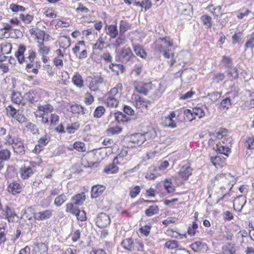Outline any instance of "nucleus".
<instances>
[{
	"label": "nucleus",
	"mask_w": 254,
	"mask_h": 254,
	"mask_svg": "<svg viewBox=\"0 0 254 254\" xmlns=\"http://www.w3.org/2000/svg\"><path fill=\"white\" fill-rule=\"evenodd\" d=\"M173 46V42L170 41L169 38H159L153 44V48L155 53H163L164 57L168 59L171 57V60L168 61L170 66H173L176 63L174 59V53H171V56L169 54V48Z\"/></svg>",
	"instance_id": "f257e3e1"
},
{
	"label": "nucleus",
	"mask_w": 254,
	"mask_h": 254,
	"mask_svg": "<svg viewBox=\"0 0 254 254\" xmlns=\"http://www.w3.org/2000/svg\"><path fill=\"white\" fill-rule=\"evenodd\" d=\"M129 143H130L131 147L140 146L145 142V138L142 133H137L131 134L128 137Z\"/></svg>",
	"instance_id": "f03ea898"
},
{
	"label": "nucleus",
	"mask_w": 254,
	"mask_h": 254,
	"mask_svg": "<svg viewBox=\"0 0 254 254\" xmlns=\"http://www.w3.org/2000/svg\"><path fill=\"white\" fill-rule=\"evenodd\" d=\"M110 217L107 214L102 212L98 214L96 221L98 227L101 228L106 227L110 225Z\"/></svg>",
	"instance_id": "7ed1b4c3"
},
{
	"label": "nucleus",
	"mask_w": 254,
	"mask_h": 254,
	"mask_svg": "<svg viewBox=\"0 0 254 254\" xmlns=\"http://www.w3.org/2000/svg\"><path fill=\"white\" fill-rule=\"evenodd\" d=\"M176 6L178 12L180 14L188 15L191 13L192 7L190 4L187 1L178 2L177 3Z\"/></svg>",
	"instance_id": "20e7f679"
},
{
	"label": "nucleus",
	"mask_w": 254,
	"mask_h": 254,
	"mask_svg": "<svg viewBox=\"0 0 254 254\" xmlns=\"http://www.w3.org/2000/svg\"><path fill=\"white\" fill-rule=\"evenodd\" d=\"M52 215V210L47 209L43 211L34 213L33 217L35 220L43 221L50 218Z\"/></svg>",
	"instance_id": "39448f33"
},
{
	"label": "nucleus",
	"mask_w": 254,
	"mask_h": 254,
	"mask_svg": "<svg viewBox=\"0 0 254 254\" xmlns=\"http://www.w3.org/2000/svg\"><path fill=\"white\" fill-rule=\"evenodd\" d=\"M184 115L186 116L191 115L192 117L197 116L199 118H201L204 116V110L200 107H195L191 111L190 109H186L184 111Z\"/></svg>",
	"instance_id": "423d86ee"
},
{
	"label": "nucleus",
	"mask_w": 254,
	"mask_h": 254,
	"mask_svg": "<svg viewBox=\"0 0 254 254\" xmlns=\"http://www.w3.org/2000/svg\"><path fill=\"white\" fill-rule=\"evenodd\" d=\"M25 51V46L22 45H20L18 47V50L15 53V56L17 58L19 64L28 63V61L26 60V58H25L24 56V53Z\"/></svg>",
	"instance_id": "0eeeda50"
},
{
	"label": "nucleus",
	"mask_w": 254,
	"mask_h": 254,
	"mask_svg": "<svg viewBox=\"0 0 254 254\" xmlns=\"http://www.w3.org/2000/svg\"><path fill=\"white\" fill-rule=\"evenodd\" d=\"M192 169L189 165L181 167L179 172V176L184 180L188 179L189 177L192 174Z\"/></svg>",
	"instance_id": "6e6552de"
},
{
	"label": "nucleus",
	"mask_w": 254,
	"mask_h": 254,
	"mask_svg": "<svg viewBox=\"0 0 254 254\" xmlns=\"http://www.w3.org/2000/svg\"><path fill=\"white\" fill-rule=\"evenodd\" d=\"M135 90L139 93L147 95L148 90L147 87L150 85L149 83H143L142 82H135L134 83Z\"/></svg>",
	"instance_id": "1a4fd4ad"
},
{
	"label": "nucleus",
	"mask_w": 254,
	"mask_h": 254,
	"mask_svg": "<svg viewBox=\"0 0 254 254\" xmlns=\"http://www.w3.org/2000/svg\"><path fill=\"white\" fill-rule=\"evenodd\" d=\"M121 57L124 61L128 62L132 61L133 59L135 58L129 48H123L121 53Z\"/></svg>",
	"instance_id": "9d476101"
},
{
	"label": "nucleus",
	"mask_w": 254,
	"mask_h": 254,
	"mask_svg": "<svg viewBox=\"0 0 254 254\" xmlns=\"http://www.w3.org/2000/svg\"><path fill=\"white\" fill-rule=\"evenodd\" d=\"M190 247L194 252L197 253L206 251L208 248L205 243L199 241H196L192 243L190 245Z\"/></svg>",
	"instance_id": "9b49d317"
},
{
	"label": "nucleus",
	"mask_w": 254,
	"mask_h": 254,
	"mask_svg": "<svg viewBox=\"0 0 254 254\" xmlns=\"http://www.w3.org/2000/svg\"><path fill=\"white\" fill-rule=\"evenodd\" d=\"M22 187L20 184L16 182H12L8 186L7 190L13 195L18 194L21 191Z\"/></svg>",
	"instance_id": "f8f14e48"
},
{
	"label": "nucleus",
	"mask_w": 254,
	"mask_h": 254,
	"mask_svg": "<svg viewBox=\"0 0 254 254\" xmlns=\"http://www.w3.org/2000/svg\"><path fill=\"white\" fill-rule=\"evenodd\" d=\"M121 245L125 250L127 251H133L135 250L134 242L130 238L124 240Z\"/></svg>",
	"instance_id": "ddd939ff"
},
{
	"label": "nucleus",
	"mask_w": 254,
	"mask_h": 254,
	"mask_svg": "<svg viewBox=\"0 0 254 254\" xmlns=\"http://www.w3.org/2000/svg\"><path fill=\"white\" fill-rule=\"evenodd\" d=\"M105 190V187L102 185H96L92 187L91 190V197L92 198H97L102 194Z\"/></svg>",
	"instance_id": "4468645a"
},
{
	"label": "nucleus",
	"mask_w": 254,
	"mask_h": 254,
	"mask_svg": "<svg viewBox=\"0 0 254 254\" xmlns=\"http://www.w3.org/2000/svg\"><path fill=\"white\" fill-rule=\"evenodd\" d=\"M86 196L84 192L77 194L71 198V200L75 205H81L85 200Z\"/></svg>",
	"instance_id": "2eb2a0df"
},
{
	"label": "nucleus",
	"mask_w": 254,
	"mask_h": 254,
	"mask_svg": "<svg viewBox=\"0 0 254 254\" xmlns=\"http://www.w3.org/2000/svg\"><path fill=\"white\" fill-rule=\"evenodd\" d=\"M70 111L73 114H82L83 115L88 113V111L81 105L75 104L70 106Z\"/></svg>",
	"instance_id": "dca6fc26"
},
{
	"label": "nucleus",
	"mask_w": 254,
	"mask_h": 254,
	"mask_svg": "<svg viewBox=\"0 0 254 254\" xmlns=\"http://www.w3.org/2000/svg\"><path fill=\"white\" fill-rule=\"evenodd\" d=\"M222 249L223 254H234L236 252L235 246L232 243L223 246Z\"/></svg>",
	"instance_id": "f3484780"
},
{
	"label": "nucleus",
	"mask_w": 254,
	"mask_h": 254,
	"mask_svg": "<svg viewBox=\"0 0 254 254\" xmlns=\"http://www.w3.org/2000/svg\"><path fill=\"white\" fill-rule=\"evenodd\" d=\"M225 160L226 158L221 156H216L214 157H212L211 158L212 163L217 168L222 167Z\"/></svg>",
	"instance_id": "a211bd4d"
},
{
	"label": "nucleus",
	"mask_w": 254,
	"mask_h": 254,
	"mask_svg": "<svg viewBox=\"0 0 254 254\" xmlns=\"http://www.w3.org/2000/svg\"><path fill=\"white\" fill-rule=\"evenodd\" d=\"M135 101L136 107L138 108L145 107V108L147 109V104L150 103L149 101L143 99L138 95L135 96Z\"/></svg>",
	"instance_id": "6ab92c4d"
},
{
	"label": "nucleus",
	"mask_w": 254,
	"mask_h": 254,
	"mask_svg": "<svg viewBox=\"0 0 254 254\" xmlns=\"http://www.w3.org/2000/svg\"><path fill=\"white\" fill-rule=\"evenodd\" d=\"M133 51L137 56L141 58L145 59L147 56V54L142 46L133 45Z\"/></svg>",
	"instance_id": "aec40b11"
},
{
	"label": "nucleus",
	"mask_w": 254,
	"mask_h": 254,
	"mask_svg": "<svg viewBox=\"0 0 254 254\" xmlns=\"http://www.w3.org/2000/svg\"><path fill=\"white\" fill-rule=\"evenodd\" d=\"M73 202L67 203L66 204L65 211L67 213L75 215L79 209L78 207Z\"/></svg>",
	"instance_id": "412c9836"
},
{
	"label": "nucleus",
	"mask_w": 254,
	"mask_h": 254,
	"mask_svg": "<svg viewBox=\"0 0 254 254\" xmlns=\"http://www.w3.org/2000/svg\"><path fill=\"white\" fill-rule=\"evenodd\" d=\"M115 119L119 123L127 122L130 120V118L122 112L115 113Z\"/></svg>",
	"instance_id": "4be33fe9"
},
{
	"label": "nucleus",
	"mask_w": 254,
	"mask_h": 254,
	"mask_svg": "<svg viewBox=\"0 0 254 254\" xmlns=\"http://www.w3.org/2000/svg\"><path fill=\"white\" fill-rule=\"evenodd\" d=\"M33 172L32 169L30 167L28 168L24 167L23 168L21 169L20 170V174L21 177L23 179H27L33 174Z\"/></svg>",
	"instance_id": "5701e85b"
},
{
	"label": "nucleus",
	"mask_w": 254,
	"mask_h": 254,
	"mask_svg": "<svg viewBox=\"0 0 254 254\" xmlns=\"http://www.w3.org/2000/svg\"><path fill=\"white\" fill-rule=\"evenodd\" d=\"M159 209L157 205H151L147 209L145 213L147 216L150 217L153 215L157 214L159 213Z\"/></svg>",
	"instance_id": "b1692460"
},
{
	"label": "nucleus",
	"mask_w": 254,
	"mask_h": 254,
	"mask_svg": "<svg viewBox=\"0 0 254 254\" xmlns=\"http://www.w3.org/2000/svg\"><path fill=\"white\" fill-rule=\"evenodd\" d=\"M134 244L135 250H137V251L141 252H146L150 251V250L147 248V247H144L142 242L138 240H135Z\"/></svg>",
	"instance_id": "393cba45"
},
{
	"label": "nucleus",
	"mask_w": 254,
	"mask_h": 254,
	"mask_svg": "<svg viewBox=\"0 0 254 254\" xmlns=\"http://www.w3.org/2000/svg\"><path fill=\"white\" fill-rule=\"evenodd\" d=\"M67 200V196L64 193L57 196L54 200V204L57 206H61Z\"/></svg>",
	"instance_id": "a878e982"
},
{
	"label": "nucleus",
	"mask_w": 254,
	"mask_h": 254,
	"mask_svg": "<svg viewBox=\"0 0 254 254\" xmlns=\"http://www.w3.org/2000/svg\"><path fill=\"white\" fill-rule=\"evenodd\" d=\"M216 150L220 154L224 155L226 157H229V154L231 152L230 149L224 146L217 145Z\"/></svg>",
	"instance_id": "bb28decb"
},
{
	"label": "nucleus",
	"mask_w": 254,
	"mask_h": 254,
	"mask_svg": "<svg viewBox=\"0 0 254 254\" xmlns=\"http://www.w3.org/2000/svg\"><path fill=\"white\" fill-rule=\"evenodd\" d=\"M107 34L109 35L111 38H115L118 34L117 26L116 25H111L109 26Z\"/></svg>",
	"instance_id": "cd10ccee"
},
{
	"label": "nucleus",
	"mask_w": 254,
	"mask_h": 254,
	"mask_svg": "<svg viewBox=\"0 0 254 254\" xmlns=\"http://www.w3.org/2000/svg\"><path fill=\"white\" fill-rule=\"evenodd\" d=\"M38 47L39 48V51L40 53L42 55H47L50 51V47L45 46L44 44V42H43V41H38Z\"/></svg>",
	"instance_id": "c85d7f7f"
},
{
	"label": "nucleus",
	"mask_w": 254,
	"mask_h": 254,
	"mask_svg": "<svg viewBox=\"0 0 254 254\" xmlns=\"http://www.w3.org/2000/svg\"><path fill=\"white\" fill-rule=\"evenodd\" d=\"M200 19L202 20L203 24L207 26V28H210L212 27V21L211 16L207 14H204L201 16Z\"/></svg>",
	"instance_id": "c756f323"
},
{
	"label": "nucleus",
	"mask_w": 254,
	"mask_h": 254,
	"mask_svg": "<svg viewBox=\"0 0 254 254\" xmlns=\"http://www.w3.org/2000/svg\"><path fill=\"white\" fill-rule=\"evenodd\" d=\"M11 156L10 151L7 149H3L0 150V159L3 161L8 160Z\"/></svg>",
	"instance_id": "7c9ffc66"
},
{
	"label": "nucleus",
	"mask_w": 254,
	"mask_h": 254,
	"mask_svg": "<svg viewBox=\"0 0 254 254\" xmlns=\"http://www.w3.org/2000/svg\"><path fill=\"white\" fill-rule=\"evenodd\" d=\"M163 125L165 127H170L174 128L177 127L176 123L175 121L171 119L166 117L163 122Z\"/></svg>",
	"instance_id": "2f4dec72"
},
{
	"label": "nucleus",
	"mask_w": 254,
	"mask_h": 254,
	"mask_svg": "<svg viewBox=\"0 0 254 254\" xmlns=\"http://www.w3.org/2000/svg\"><path fill=\"white\" fill-rule=\"evenodd\" d=\"M227 75L230 76L231 80L236 79L239 77V72L236 67H232V69L229 68L228 70Z\"/></svg>",
	"instance_id": "473e14b6"
},
{
	"label": "nucleus",
	"mask_w": 254,
	"mask_h": 254,
	"mask_svg": "<svg viewBox=\"0 0 254 254\" xmlns=\"http://www.w3.org/2000/svg\"><path fill=\"white\" fill-rule=\"evenodd\" d=\"M119 168L114 164H110L104 169V172L107 174L116 173L118 171Z\"/></svg>",
	"instance_id": "72a5a7b5"
},
{
	"label": "nucleus",
	"mask_w": 254,
	"mask_h": 254,
	"mask_svg": "<svg viewBox=\"0 0 254 254\" xmlns=\"http://www.w3.org/2000/svg\"><path fill=\"white\" fill-rule=\"evenodd\" d=\"M24 97L27 100L29 101L31 103H33L38 101L36 97V94L33 91H30L26 93Z\"/></svg>",
	"instance_id": "f704fd0d"
},
{
	"label": "nucleus",
	"mask_w": 254,
	"mask_h": 254,
	"mask_svg": "<svg viewBox=\"0 0 254 254\" xmlns=\"http://www.w3.org/2000/svg\"><path fill=\"white\" fill-rule=\"evenodd\" d=\"M74 149L79 152H84L86 150V146L84 143L81 141H76L73 144Z\"/></svg>",
	"instance_id": "c9c22d12"
},
{
	"label": "nucleus",
	"mask_w": 254,
	"mask_h": 254,
	"mask_svg": "<svg viewBox=\"0 0 254 254\" xmlns=\"http://www.w3.org/2000/svg\"><path fill=\"white\" fill-rule=\"evenodd\" d=\"M72 81L77 87H82L83 81L81 76L79 74L74 75L72 77Z\"/></svg>",
	"instance_id": "e433bc0d"
},
{
	"label": "nucleus",
	"mask_w": 254,
	"mask_h": 254,
	"mask_svg": "<svg viewBox=\"0 0 254 254\" xmlns=\"http://www.w3.org/2000/svg\"><path fill=\"white\" fill-rule=\"evenodd\" d=\"M106 103L108 107H116L119 102L114 97L109 96L106 100Z\"/></svg>",
	"instance_id": "4c0bfd02"
},
{
	"label": "nucleus",
	"mask_w": 254,
	"mask_h": 254,
	"mask_svg": "<svg viewBox=\"0 0 254 254\" xmlns=\"http://www.w3.org/2000/svg\"><path fill=\"white\" fill-rule=\"evenodd\" d=\"M14 152L19 155H23L25 154L24 147L23 143L17 144L16 143L15 145L13 146Z\"/></svg>",
	"instance_id": "58836bf2"
},
{
	"label": "nucleus",
	"mask_w": 254,
	"mask_h": 254,
	"mask_svg": "<svg viewBox=\"0 0 254 254\" xmlns=\"http://www.w3.org/2000/svg\"><path fill=\"white\" fill-rule=\"evenodd\" d=\"M145 138V141L148 140H150L154 138L156 136V132L155 130L152 129L144 133H142Z\"/></svg>",
	"instance_id": "ea45409f"
},
{
	"label": "nucleus",
	"mask_w": 254,
	"mask_h": 254,
	"mask_svg": "<svg viewBox=\"0 0 254 254\" xmlns=\"http://www.w3.org/2000/svg\"><path fill=\"white\" fill-rule=\"evenodd\" d=\"M130 25L126 20H122L120 24V33L124 34L128 29H130Z\"/></svg>",
	"instance_id": "a19ab883"
},
{
	"label": "nucleus",
	"mask_w": 254,
	"mask_h": 254,
	"mask_svg": "<svg viewBox=\"0 0 254 254\" xmlns=\"http://www.w3.org/2000/svg\"><path fill=\"white\" fill-rule=\"evenodd\" d=\"M165 246L168 249L173 250L179 248V245L178 241L173 240L167 241Z\"/></svg>",
	"instance_id": "79ce46f5"
},
{
	"label": "nucleus",
	"mask_w": 254,
	"mask_h": 254,
	"mask_svg": "<svg viewBox=\"0 0 254 254\" xmlns=\"http://www.w3.org/2000/svg\"><path fill=\"white\" fill-rule=\"evenodd\" d=\"M222 62L226 68L232 69V67H233V62L230 58L223 56L222 59Z\"/></svg>",
	"instance_id": "37998d69"
},
{
	"label": "nucleus",
	"mask_w": 254,
	"mask_h": 254,
	"mask_svg": "<svg viewBox=\"0 0 254 254\" xmlns=\"http://www.w3.org/2000/svg\"><path fill=\"white\" fill-rule=\"evenodd\" d=\"M38 109L39 111H42L45 113L52 112L54 108L52 105L49 104H45L38 106Z\"/></svg>",
	"instance_id": "c03bdc74"
},
{
	"label": "nucleus",
	"mask_w": 254,
	"mask_h": 254,
	"mask_svg": "<svg viewBox=\"0 0 254 254\" xmlns=\"http://www.w3.org/2000/svg\"><path fill=\"white\" fill-rule=\"evenodd\" d=\"M104 45L105 42L100 38L97 40V42L93 45V49L94 50H98L102 51L104 47Z\"/></svg>",
	"instance_id": "a18cd8bd"
},
{
	"label": "nucleus",
	"mask_w": 254,
	"mask_h": 254,
	"mask_svg": "<svg viewBox=\"0 0 254 254\" xmlns=\"http://www.w3.org/2000/svg\"><path fill=\"white\" fill-rule=\"evenodd\" d=\"M80 126V124L78 122L72 123L71 126H67L66 131L68 133H73L75 130H77Z\"/></svg>",
	"instance_id": "49530a36"
},
{
	"label": "nucleus",
	"mask_w": 254,
	"mask_h": 254,
	"mask_svg": "<svg viewBox=\"0 0 254 254\" xmlns=\"http://www.w3.org/2000/svg\"><path fill=\"white\" fill-rule=\"evenodd\" d=\"M105 109L103 106H98L94 112V117L96 118H100L105 113Z\"/></svg>",
	"instance_id": "de8ad7c7"
},
{
	"label": "nucleus",
	"mask_w": 254,
	"mask_h": 254,
	"mask_svg": "<svg viewBox=\"0 0 254 254\" xmlns=\"http://www.w3.org/2000/svg\"><path fill=\"white\" fill-rule=\"evenodd\" d=\"M9 8L13 12H17L18 11H24L25 10V7L15 3L10 4L9 6Z\"/></svg>",
	"instance_id": "09e8293b"
},
{
	"label": "nucleus",
	"mask_w": 254,
	"mask_h": 254,
	"mask_svg": "<svg viewBox=\"0 0 254 254\" xmlns=\"http://www.w3.org/2000/svg\"><path fill=\"white\" fill-rule=\"evenodd\" d=\"M122 131V128L119 127H111L108 128L106 132L112 135L119 134Z\"/></svg>",
	"instance_id": "8fccbe9b"
},
{
	"label": "nucleus",
	"mask_w": 254,
	"mask_h": 254,
	"mask_svg": "<svg viewBox=\"0 0 254 254\" xmlns=\"http://www.w3.org/2000/svg\"><path fill=\"white\" fill-rule=\"evenodd\" d=\"M22 96L20 92H13L11 96V100L13 102L19 104L21 101Z\"/></svg>",
	"instance_id": "3c124183"
},
{
	"label": "nucleus",
	"mask_w": 254,
	"mask_h": 254,
	"mask_svg": "<svg viewBox=\"0 0 254 254\" xmlns=\"http://www.w3.org/2000/svg\"><path fill=\"white\" fill-rule=\"evenodd\" d=\"M231 100L230 97H227L221 101L220 106L223 108V109L228 110L231 106Z\"/></svg>",
	"instance_id": "603ef678"
},
{
	"label": "nucleus",
	"mask_w": 254,
	"mask_h": 254,
	"mask_svg": "<svg viewBox=\"0 0 254 254\" xmlns=\"http://www.w3.org/2000/svg\"><path fill=\"white\" fill-rule=\"evenodd\" d=\"M225 78V75L223 73H217L213 76V82L218 83L223 81Z\"/></svg>",
	"instance_id": "864d4df0"
},
{
	"label": "nucleus",
	"mask_w": 254,
	"mask_h": 254,
	"mask_svg": "<svg viewBox=\"0 0 254 254\" xmlns=\"http://www.w3.org/2000/svg\"><path fill=\"white\" fill-rule=\"evenodd\" d=\"M50 141V137L45 135L43 137H41L38 141V143L41 146L44 147L45 145H46L48 142Z\"/></svg>",
	"instance_id": "5fc2aeb1"
},
{
	"label": "nucleus",
	"mask_w": 254,
	"mask_h": 254,
	"mask_svg": "<svg viewBox=\"0 0 254 254\" xmlns=\"http://www.w3.org/2000/svg\"><path fill=\"white\" fill-rule=\"evenodd\" d=\"M209 99L213 102H216L221 97V94L218 92H213L208 94Z\"/></svg>",
	"instance_id": "6e6d98bb"
},
{
	"label": "nucleus",
	"mask_w": 254,
	"mask_h": 254,
	"mask_svg": "<svg viewBox=\"0 0 254 254\" xmlns=\"http://www.w3.org/2000/svg\"><path fill=\"white\" fill-rule=\"evenodd\" d=\"M245 146L248 149H252L254 148V137H249L245 142Z\"/></svg>",
	"instance_id": "4d7b16f0"
},
{
	"label": "nucleus",
	"mask_w": 254,
	"mask_h": 254,
	"mask_svg": "<svg viewBox=\"0 0 254 254\" xmlns=\"http://www.w3.org/2000/svg\"><path fill=\"white\" fill-rule=\"evenodd\" d=\"M75 215L76 216L77 219L78 220H80L81 221L86 220L87 218L86 213L84 210L80 211L79 210L77 211V213L75 214Z\"/></svg>",
	"instance_id": "13d9d810"
},
{
	"label": "nucleus",
	"mask_w": 254,
	"mask_h": 254,
	"mask_svg": "<svg viewBox=\"0 0 254 254\" xmlns=\"http://www.w3.org/2000/svg\"><path fill=\"white\" fill-rule=\"evenodd\" d=\"M198 228V225L195 222H193L191 226L189 227L188 233L190 236H194L195 234V230Z\"/></svg>",
	"instance_id": "bf43d9fd"
},
{
	"label": "nucleus",
	"mask_w": 254,
	"mask_h": 254,
	"mask_svg": "<svg viewBox=\"0 0 254 254\" xmlns=\"http://www.w3.org/2000/svg\"><path fill=\"white\" fill-rule=\"evenodd\" d=\"M140 192V189L139 186H135L129 192V195L131 198L135 197Z\"/></svg>",
	"instance_id": "052dcab7"
},
{
	"label": "nucleus",
	"mask_w": 254,
	"mask_h": 254,
	"mask_svg": "<svg viewBox=\"0 0 254 254\" xmlns=\"http://www.w3.org/2000/svg\"><path fill=\"white\" fill-rule=\"evenodd\" d=\"M45 36L46 33L44 30L39 29L38 32H37L36 38L38 40V41H41H41H43V42H44L46 40Z\"/></svg>",
	"instance_id": "680f3d73"
},
{
	"label": "nucleus",
	"mask_w": 254,
	"mask_h": 254,
	"mask_svg": "<svg viewBox=\"0 0 254 254\" xmlns=\"http://www.w3.org/2000/svg\"><path fill=\"white\" fill-rule=\"evenodd\" d=\"M6 110L8 114L12 118H14L17 115V110L12 106H8L6 108Z\"/></svg>",
	"instance_id": "e2e57ef3"
},
{
	"label": "nucleus",
	"mask_w": 254,
	"mask_h": 254,
	"mask_svg": "<svg viewBox=\"0 0 254 254\" xmlns=\"http://www.w3.org/2000/svg\"><path fill=\"white\" fill-rule=\"evenodd\" d=\"M192 73V70L190 69H186L184 70L181 74V77H187L188 79H190L192 78V75H191Z\"/></svg>",
	"instance_id": "0e129e2a"
},
{
	"label": "nucleus",
	"mask_w": 254,
	"mask_h": 254,
	"mask_svg": "<svg viewBox=\"0 0 254 254\" xmlns=\"http://www.w3.org/2000/svg\"><path fill=\"white\" fill-rule=\"evenodd\" d=\"M38 248L41 254H47L48 252V247L45 243H40L38 244Z\"/></svg>",
	"instance_id": "69168bd1"
},
{
	"label": "nucleus",
	"mask_w": 254,
	"mask_h": 254,
	"mask_svg": "<svg viewBox=\"0 0 254 254\" xmlns=\"http://www.w3.org/2000/svg\"><path fill=\"white\" fill-rule=\"evenodd\" d=\"M125 37L124 34L120 33V36L116 40L115 46L117 47H119L123 43V41L125 40Z\"/></svg>",
	"instance_id": "338daca9"
},
{
	"label": "nucleus",
	"mask_w": 254,
	"mask_h": 254,
	"mask_svg": "<svg viewBox=\"0 0 254 254\" xmlns=\"http://www.w3.org/2000/svg\"><path fill=\"white\" fill-rule=\"evenodd\" d=\"M254 42V32L251 34L250 39L246 42L245 44V47L247 48H253L254 45L253 43Z\"/></svg>",
	"instance_id": "774afa93"
}]
</instances>
